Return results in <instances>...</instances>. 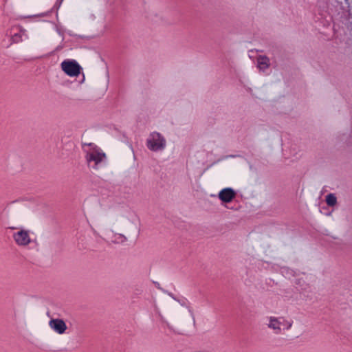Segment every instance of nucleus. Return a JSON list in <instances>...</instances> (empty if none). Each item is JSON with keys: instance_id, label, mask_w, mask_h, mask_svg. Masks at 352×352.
Masks as SVG:
<instances>
[{"instance_id": "obj_1", "label": "nucleus", "mask_w": 352, "mask_h": 352, "mask_svg": "<svg viewBox=\"0 0 352 352\" xmlns=\"http://www.w3.org/2000/svg\"><path fill=\"white\" fill-rule=\"evenodd\" d=\"M146 146L152 151H162L166 147V140L160 133L153 132L146 140Z\"/></svg>"}, {"instance_id": "obj_2", "label": "nucleus", "mask_w": 352, "mask_h": 352, "mask_svg": "<svg viewBox=\"0 0 352 352\" xmlns=\"http://www.w3.org/2000/svg\"><path fill=\"white\" fill-rule=\"evenodd\" d=\"M62 70L69 76H78L82 70L81 66L75 60H65L60 64Z\"/></svg>"}, {"instance_id": "obj_3", "label": "nucleus", "mask_w": 352, "mask_h": 352, "mask_svg": "<svg viewBox=\"0 0 352 352\" xmlns=\"http://www.w3.org/2000/svg\"><path fill=\"white\" fill-rule=\"evenodd\" d=\"M293 322L288 321L283 317L275 318L270 317L268 327L272 329L275 333H280L281 332L280 325L285 327L286 329H289L292 326Z\"/></svg>"}, {"instance_id": "obj_4", "label": "nucleus", "mask_w": 352, "mask_h": 352, "mask_svg": "<svg viewBox=\"0 0 352 352\" xmlns=\"http://www.w3.org/2000/svg\"><path fill=\"white\" fill-rule=\"evenodd\" d=\"M85 157L88 166L94 169H97L99 164L105 159L106 156L104 153L99 152L98 150H94L93 151L88 152Z\"/></svg>"}, {"instance_id": "obj_5", "label": "nucleus", "mask_w": 352, "mask_h": 352, "mask_svg": "<svg viewBox=\"0 0 352 352\" xmlns=\"http://www.w3.org/2000/svg\"><path fill=\"white\" fill-rule=\"evenodd\" d=\"M13 238L19 245H27L31 241L28 232L24 230H21L16 233H14Z\"/></svg>"}, {"instance_id": "obj_6", "label": "nucleus", "mask_w": 352, "mask_h": 352, "mask_svg": "<svg viewBox=\"0 0 352 352\" xmlns=\"http://www.w3.org/2000/svg\"><path fill=\"white\" fill-rule=\"evenodd\" d=\"M236 195V192L231 188L221 190L219 193V199L223 203L231 202Z\"/></svg>"}, {"instance_id": "obj_7", "label": "nucleus", "mask_w": 352, "mask_h": 352, "mask_svg": "<svg viewBox=\"0 0 352 352\" xmlns=\"http://www.w3.org/2000/svg\"><path fill=\"white\" fill-rule=\"evenodd\" d=\"M50 327L59 334H63L67 329V325L62 319H51L49 322Z\"/></svg>"}, {"instance_id": "obj_8", "label": "nucleus", "mask_w": 352, "mask_h": 352, "mask_svg": "<svg viewBox=\"0 0 352 352\" xmlns=\"http://www.w3.org/2000/svg\"><path fill=\"white\" fill-rule=\"evenodd\" d=\"M256 60L258 67L263 72L270 65V58L266 56L260 55L257 57Z\"/></svg>"}, {"instance_id": "obj_9", "label": "nucleus", "mask_w": 352, "mask_h": 352, "mask_svg": "<svg viewBox=\"0 0 352 352\" xmlns=\"http://www.w3.org/2000/svg\"><path fill=\"white\" fill-rule=\"evenodd\" d=\"M126 240L127 239L124 235L122 234L115 233L113 236L111 242L114 244H122L126 241Z\"/></svg>"}, {"instance_id": "obj_10", "label": "nucleus", "mask_w": 352, "mask_h": 352, "mask_svg": "<svg viewBox=\"0 0 352 352\" xmlns=\"http://www.w3.org/2000/svg\"><path fill=\"white\" fill-rule=\"evenodd\" d=\"M327 204L330 207H333L337 204V198L333 193L328 194L325 197Z\"/></svg>"}, {"instance_id": "obj_11", "label": "nucleus", "mask_w": 352, "mask_h": 352, "mask_svg": "<svg viewBox=\"0 0 352 352\" xmlns=\"http://www.w3.org/2000/svg\"><path fill=\"white\" fill-rule=\"evenodd\" d=\"M12 41L14 43H19V41H21V34H19V33H14L12 36Z\"/></svg>"}, {"instance_id": "obj_12", "label": "nucleus", "mask_w": 352, "mask_h": 352, "mask_svg": "<svg viewBox=\"0 0 352 352\" xmlns=\"http://www.w3.org/2000/svg\"><path fill=\"white\" fill-rule=\"evenodd\" d=\"M63 1V0H57L54 6V9L58 10L60 8Z\"/></svg>"}, {"instance_id": "obj_13", "label": "nucleus", "mask_w": 352, "mask_h": 352, "mask_svg": "<svg viewBox=\"0 0 352 352\" xmlns=\"http://www.w3.org/2000/svg\"><path fill=\"white\" fill-rule=\"evenodd\" d=\"M155 286L157 288V289H162L161 287H160V285L159 283L157 282H153Z\"/></svg>"}, {"instance_id": "obj_14", "label": "nucleus", "mask_w": 352, "mask_h": 352, "mask_svg": "<svg viewBox=\"0 0 352 352\" xmlns=\"http://www.w3.org/2000/svg\"><path fill=\"white\" fill-rule=\"evenodd\" d=\"M169 296H170L172 298H173L174 299H175V298L173 296V294L171 293H168Z\"/></svg>"}, {"instance_id": "obj_15", "label": "nucleus", "mask_w": 352, "mask_h": 352, "mask_svg": "<svg viewBox=\"0 0 352 352\" xmlns=\"http://www.w3.org/2000/svg\"><path fill=\"white\" fill-rule=\"evenodd\" d=\"M85 145H87V146H91L93 145V144L90 143V144H85Z\"/></svg>"}]
</instances>
